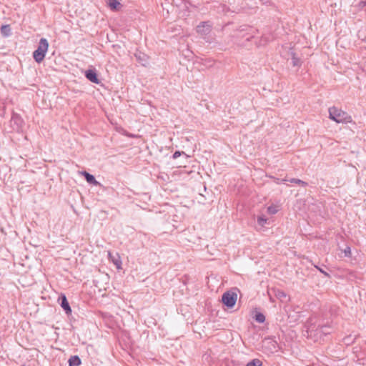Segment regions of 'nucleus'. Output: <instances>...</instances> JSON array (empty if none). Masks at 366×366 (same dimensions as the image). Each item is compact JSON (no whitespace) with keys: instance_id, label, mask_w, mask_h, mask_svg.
Instances as JSON below:
<instances>
[{"instance_id":"f257e3e1","label":"nucleus","mask_w":366,"mask_h":366,"mask_svg":"<svg viewBox=\"0 0 366 366\" xmlns=\"http://www.w3.org/2000/svg\"><path fill=\"white\" fill-rule=\"evenodd\" d=\"M329 117L337 123H350L352 122L351 116L335 107L329 109Z\"/></svg>"},{"instance_id":"f03ea898","label":"nucleus","mask_w":366,"mask_h":366,"mask_svg":"<svg viewBox=\"0 0 366 366\" xmlns=\"http://www.w3.org/2000/svg\"><path fill=\"white\" fill-rule=\"evenodd\" d=\"M48 48V41L44 38H41L37 49L33 53V57L37 63H41L44 59Z\"/></svg>"},{"instance_id":"7ed1b4c3","label":"nucleus","mask_w":366,"mask_h":366,"mask_svg":"<svg viewBox=\"0 0 366 366\" xmlns=\"http://www.w3.org/2000/svg\"><path fill=\"white\" fill-rule=\"evenodd\" d=\"M237 293L227 291L222 295V302L229 308H232L234 306L237 302Z\"/></svg>"},{"instance_id":"20e7f679","label":"nucleus","mask_w":366,"mask_h":366,"mask_svg":"<svg viewBox=\"0 0 366 366\" xmlns=\"http://www.w3.org/2000/svg\"><path fill=\"white\" fill-rule=\"evenodd\" d=\"M212 30V25L208 21H203L197 27V32L202 36L208 35Z\"/></svg>"},{"instance_id":"39448f33","label":"nucleus","mask_w":366,"mask_h":366,"mask_svg":"<svg viewBox=\"0 0 366 366\" xmlns=\"http://www.w3.org/2000/svg\"><path fill=\"white\" fill-rule=\"evenodd\" d=\"M58 302L60 304L61 307L63 308V310L65 311V312L67 315L71 314V307L68 302L66 297L64 294H61L59 296V297L58 299Z\"/></svg>"},{"instance_id":"423d86ee","label":"nucleus","mask_w":366,"mask_h":366,"mask_svg":"<svg viewBox=\"0 0 366 366\" xmlns=\"http://www.w3.org/2000/svg\"><path fill=\"white\" fill-rule=\"evenodd\" d=\"M84 75L86 78L92 83L99 84V80L97 77V74L95 69H88L85 71Z\"/></svg>"},{"instance_id":"0eeeda50","label":"nucleus","mask_w":366,"mask_h":366,"mask_svg":"<svg viewBox=\"0 0 366 366\" xmlns=\"http://www.w3.org/2000/svg\"><path fill=\"white\" fill-rule=\"evenodd\" d=\"M81 174L84 177L88 183L94 185L99 184V182L96 180L95 177L92 174L88 173L86 171L81 172Z\"/></svg>"},{"instance_id":"6e6552de","label":"nucleus","mask_w":366,"mask_h":366,"mask_svg":"<svg viewBox=\"0 0 366 366\" xmlns=\"http://www.w3.org/2000/svg\"><path fill=\"white\" fill-rule=\"evenodd\" d=\"M332 328L330 325L319 326L317 329V332L327 335L332 332Z\"/></svg>"},{"instance_id":"1a4fd4ad","label":"nucleus","mask_w":366,"mask_h":366,"mask_svg":"<svg viewBox=\"0 0 366 366\" xmlns=\"http://www.w3.org/2000/svg\"><path fill=\"white\" fill-rule=\"evenodd\" d=\"M68 362L69 366H79L81 363L80 358L77 355L71 356L69 359Z\"/></svg>"},{"instance_id":"9d476101","label":"nucleus","mask_w":366,"mask_h":366,"mask_svg":"<svg viewBox=\"0 0 366 366\" xmlns=\"http://www.w3.org/2000/svg\"><path fill=\"white\" fill-rule=\"evenodd\" d=\"M291 56L292 64L294 66H300L301 65V61L298 58L293 51H291L289 54Z\"/></svg>"},{"instance_id":"9b49d317","label":"nucleus","mask_w":366,"mask_h":366,"mask_svg":"<svg viewBox=\"0 0 366 366\" xmlns=\"http://www.w3.org/2000/svg\"><path fill=\"white\" fill-rule=\"evenodd\" d=\"M1 34L4 36H9L11 34V27L9 25H2L0 28Z\"/></svg>"},{"instance_id":"f8f14e48","label":"nucleus","mask_w":366,"mask_h":366,"mask_svg":"<svg viewBox=\"0 0 366 366\" xmlns=\"http://www.w3.org/2000/svg\"><path fill=\"white\" fill-rule=\"evenodd\" d=\"M283 182H290L291 183H295V184H297L298 185H300L303 187H306L307 185V183L301 180V179H296V178H292V179H282Z\"/></svg>"},{"instance_id":"ddd939ff","label":"nucleus","mask_w":366,"mask_h":366,"mask_svg":"<svg viewBox=\"0 0 366 366\" xmlns=\"http://www.w3.org/2000/svg\"><path fill=\"white\" fill-rule=\"evenodd\" d=\"M172 4L177 7H182L183 9H187V4L184 0H172Z\"/></svg>"},{"instance_id":"4468645a","label":"nucleus","mask_w":366,"mask_h":366,"mask_svg":"<svg viewBox=\"0 0 366 366\" xmlns=\"http://www.w3.org/2000/svg\"><path fill=\"white\" fill-rule=\"evenodd\" d=\"M108 256H109V259L117 266V267L120 268L122 262L119 259V257H113L112 255L111 252H109Z\"/></svg>"},{"instance_id":"2eb2a0df","label":"nucleus","mask_w":366,"mask_h":366,"mask_svg":"<svg viewBox=\"0 0 366 366\" xmlns=\"http://www.w3.org/2000/svg\"><path fill=\"white\" fill-rule=\"evenodd\" d=\"M274 295L277 299L280 300L281 301H284L285 299H286L287 297L286 293L284 291L280 290L274 291Z\"/></svg>"},{"instance_id":"dca6fc26","label":"nucleus","mask_w":366,"mask_h":366,"mask_svg":"<svg viewBox=\"0 0 366 366\" xmlns=\"http://www.w3.org/2000/svg\"><path fill=\"white\" fill-rule=\"evenodd\" d=\"M135 56L142 65L144 66L147 63V56L145 54L141 53L139 54H136Z\"/></svg>"},{"instance_id":"f3484780","label":"nucleus","mask_w":366,"mask_h":366,"mask_svg":"<svg viewBox=\"0 0 366 366\" xmlns=\"http://www.w3.org/2000/svg\"><path fill=\"white\" fill-rule=\"evenodd\" d=\"M255 320L259 323H263L265 321V317L262 313L257 312L254 317Z\"/></svg>"},{"instance_id":"a211bd4d","label":"nucleus","mask_w":366,"mask_h":366,"mask_svg":"<svg viewBox=\"0 0 366 366\" xmlns=\"http://www.w3.org/2000/svg\"><path fill=\"white\" fill-rule=\"evenodd\" d=\"M109 5L112 9H117L120 3L117 0H109Z\"/></svg>"},{"instance_id":"6ab92c4d","label":"nucleus","mask_w":366,"mask_h":366,"mask_svg":"<svg viewBox=\"0 0 366 366\" xmlns=\"http://www.w3.org/2000/svg\"><path fill=\"white\" fill-rule=\"evenodd\" d=\"M262 362L259 359H254L247 364V366H262Z\"/></svg>"},{"instance_id":"aec40b11","label":"nucleus","mask_w":366,"mask_h":366,"mask_svg":"<svg viewBox=\"0 0 366 366\" xmlns=\"http://www.w3.org/2000/svg\"><path fill=\"white\" fill-rule=\"evenodd\" d=\"M267 219L265 218L264 217H262V216H260V217H258L257 218V223L263 227L265 224H267Z\"/></svg>"},{"instance_id":"412c9836","label":"nucleus","mask_w":366,"mask_h":366,"mask_svg":"<svg viewBox=\"0 0 366 366\" xmlns=\"http://www.w3.org/2000/svg\"><path fill=\"white\" fill-rule=\"evenodd\" d=\"M182 154H184V152H179V151H176V152L173 154L172 157H173V159H175L178 158L179 157H180Z\"/></svg>"},{"instance_id":"4be33fe9","label":"nucleus","mask_w":366,"mask_h":366,"mask_svg":"<svg viewBox=\"0 0 366 366\" xmlns=\"http://www.w3.org/2000/svg\"><path fill=\"white\" fill-rule=\"evenodd\" d=\"M344 253H345V255L346 257H349V256L351 254V249H350V247H347L344 249Z\"/></svg>"},{"instance_id":"5701e85b","label":"nucleus","mask_w":366,"mask_h":366,"mask_svg":"<svg viewBox=\"0 0 366 366\" xmlns=\"http://www.w3.org/2000/svg\"><path fill=\"white\" fill-rule=\"evenodd\" d=\"M267 211L271 214H275L276 212H277L276 209L274 207H269L267 208Z\"/></svg>"},{"instance_id":"b1692460","label":"nucleus","mask_w":366,"mask_h":366,"mask_svg":"<svg viewBox=\"0 0 366 366\" xmlns=\"http://www.w3.org/2000/svg\"><path fill=\"white\" fill-rule=\"evenodd\" d=\"M316 268L320 272H322V274H324L326 277H329V274L327 273L326 272H325L324 270H322V269L316 266Z\"/></svg>"},{"instance_id":"393cba45","label":"nucleus","mask_w":366,"mask_h":366,"mask_svg":"<svg viewBox=\"0 0 366 366\" xmlns=\"http://www.w3.org/2000/svg\"><path fill=\"white\" fill-rule=\"evenodd\" d=\"M360 6L362 8H363L364 6H366V1H361V2L360 3Z\"/></svg>"}]
</instances>
